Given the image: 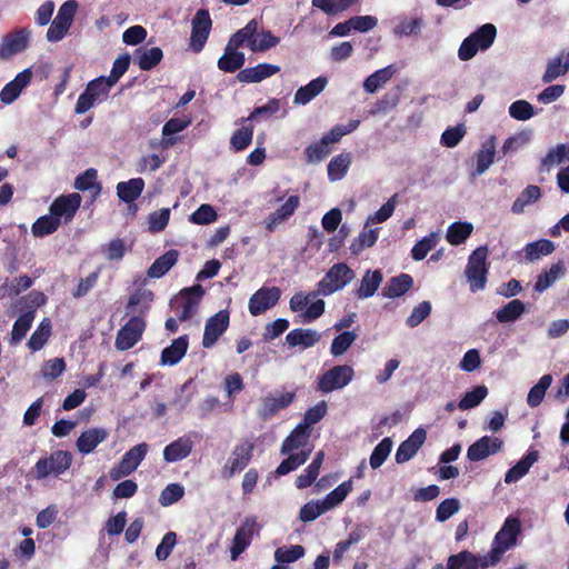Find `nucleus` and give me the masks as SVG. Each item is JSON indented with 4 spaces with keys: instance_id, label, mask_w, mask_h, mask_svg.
I'll return each mask as SVG.
<instances>
[{
    "instance_id": "nucleus-44",
    "label": "nucleus",
    "mask_w": 569,
    "mask_h": 569,
    "mask_svg": "<svg viewBox=\"0 0 569 569\" xmlns=\"http://www.w3.org/2000/svg\"><path fill=\"white\" fill-rule=\"evenodd\" d=\"M259 22L257 19H251L243 28L238 30L231 36L229 42L238 48L247 46L250 49V43L256 41V33L258 31Z\"/></svg>"
},
{
    "instance_id": "nucleus-18",
    "label": "nucleus",
    "mask_w": 569,
    "mask_h": 569,
    "mask_svg": "<svg viewBox=\"0 0 569 569\" xmlns=\"http://www.w3.org/2000/svg\"><path fill=\"white\" fill-rule=\"evenodd\" d=\"M296 393L293 391H273L261 400L259 416L263 420L271 419L280 410L287 408L295 400Z\"/></svg>"
},
{
    "instance_id": "nucleus-41",
    "label": "nucleus",
    "mask_w": 569,
    "mask_h": 569,
    "mask_svg": "<svg viewBox=\"0 0 569 569\" xmlns=\"http://www.w3.org/2000/svg\"><path fill=\"white\" fill-rule=\"evenodd\" d=\"M178 256L177 250L167 251L150 266L147 272L148 276L150 278H161L176 264Z\"/></svg>"
},
{
    "instance_id": "nucleus-22",
    "label": "nucleus",
    "mask_w": 569,
    "mask_h": 569,
    "mask_svg": "<svg viewBox=\"0 0 569 569\" xmlns=\"http://www.w3.org/2000/svg\"><path fill=\"white\" fill-rule=\"evenodd\" d=\"M488 562V556H476L470 551L463 550L448 558L447 569H487L492 567Z\"/></svg>"
},
{
    "instance_id": "nucleus-9",
    "label": "nucleus",
    "mask_w": 569,
    "mask_h": 569,
    "mask_svg": "<svg viewBox=\"0 0 569 569\" xmlns=\"http://www.w3.org/2000/svg\"><path fill=\"white\" fill-rule=\"evenodd\" d=\"M72 463V456L69 451L57 450L49 457L40 459L34 466L37 479H44L49 476L58 477L67 471Z\"/></svg>"
},
{
    "instance_id": "nucleus-48",
    "label": "nucleus",
    "mask_w": 569,
    "mask_h": 569,
    "mask_svg": "<svg viewBox=\"0 0 569 569\" xmlns=\"http://www.w3.org/2000/svg\"><path fill=\"white\" fill-rule=\"evenodd\" d=\"M34 320V311H27L22 313L13 323L11 331V345H18L27 335Z\"/></svg>"
},
{
    "instance_id": "nucleus-8",
    "label": "nucleus",
    "mask_w": 569,
    "mask_h": 569,
    "mask_svg": "<svg viewBox=\"0 0 569 569\" xmlns=\"http://www.w3.org/2000/svg\"><path fill=\"white\" fill-rule=\"evenodd\" d=\"M355 272L346 263L333 264L318 282V293L330 296L336 291L343 289L352 279Z\"/></svg>"
},
{
    "instance_id": "nucleus-45",
    "label": "nucleus",
    "mask_w": 569,
    "mask_h": 569,
    "mask_svg": "<svg viewBox=\"0 0 569 569\" xmlns=\"http://www.w3.org/2000/svg\"><path fill=\"white\" fill-rule=\"evenodd\" d=\"M51 321L44 318L31 335L28 341L29 349L33 352L41 350L51 336Z\"/></svg>"
},
{
    "instance_id": "nucleus-57",
    "label": "nucleus",
    "mask_w": 569,
    "mask_h": 569,
    "mask_svg": "<svg viewBox=\"0 0 569 569\" xmlns=\"http://www.w3.org/2000/svg\"><path fill=\"white\" fill-rule=\"evenodd\" d=\"M438 241V232H431L428 236L423 237L413 246L411 250L412 259L417 261L425 259L428 252L437 246Z\"/></svg>"
},
{
    "instance_id": "nucleus-52",
    "label": "nucleus",
    "mask_w": 569,
    "mask_h": 569,
    "mask_svg": "<svg viewBox=\"0 0 569 569\" xmlns=\"http://www.w3.org/2000/svg\"><path fill=\"white\" fill-rule=\"evenodd\" d=\"M552 383V376L551 375H545L542 376L539 381L529 390V393L527 396V403L531 408L538 407L546 395V391Z\"/></svg>"
},
{
    "instance_id": "nucleus-31",
    "label": "nucleus",
    "mask_w": 569,
    "mask_h": 569,
    "mask_svg": "<svg viewBox=\"0 0 569 569\" xmlns=\"http://www.w3.org/2000/svg\"><path fill=\"white\" fill-rule=\"evenodd\" d=\"M569 71V49L561 51L557 57L547 62L546 71L542 76L545 83H550L560 76Z\"/></svg>"
},
{
    "instance_id": "nucleus-37",
    "label": "nucleus",
    "mask_w": 569,
    "mask_h": 569,
    "mask_svg": "<svg viewBox=\"0 0 569 569\" xmlns=\"http://www.w3.org/2000/svg\"><path fill=\"white\" fill-rule=\"evenodd\" d=\"M190 117L172 118L169 121H167L162 127L163 138L161 140V146L163 148H169L173 146L177 142V139L172 138L171 136L183 131L190 126Z\"/></svg>"
},
{
    "instance_id": "nucleus-46",
    "label": "nucleus",
    "mask_w": 569,
    "mask_h": 569,
    "mask_svg": "<svg viewBox=\"0 0 569 569\" xmlns=\"http://www.w3.org/2000/svg\"><path fill=\"white\" fill-rule=\"evenodd\" d=\"M379 237V228H369L366 227L363 230L358 234L356 239L350 244V250L353 254H359L361 251H363L367 248L372 247Z\"/></svg>"
},
{
    "instance_id": "nucleus-4",
    "label": "nucleus",
    "mask_w": 569,
    "mask_h": 569,
    "mask_svg": "<svg viewBox=\"0 0 569 569\" xmlns=\"http://www.w3.org/2000/svg\"><path fill=\"white\" fill-rule=\"evenodd\" d=\"M520 530V521L517 518H507L501 529L495 536L491 549L487 553V563L497 565L503 553L517 545V537Z\"/></svg>"
},
{
    "instance_id": "nucleus-39",
    "label": "nucleus",
    "mask_w": 569,
    "mask_h": 569,
    "mask_svg": "<svg viewBox=\"0 0 569 569\" xmlns=\"http://www.w3.org/2000/svg\"><path fill=\"white\" fill-rule=\"evenodd\" d=\"M396 69L393 66L379 69L367 77L363 81V89L368 93H375L378 89L383 87L395 74Z\"/></svg>"
},
{
    "instance_id": "nucleus-20",
    "label": "nucleus",
    "mask_w": 569,
    "mask_h": 569,
    "mask_svg": "<svg viewBox=\"0 0 569 569\" xmlns=\"http://www.w3.org/2000/svg\"><path fill=\"white\" fill-rule=\"evenodd\" d=\"M502 448V439L492 436H483L468 448L467 458L470 461H481L500 452Z\"/></svg>"
},
{
    "instance_id": "nucleus-32",
    "label": "nucleus",
    "mask_w": 569,
    "mask_h": 569,
    "mask_svg": "<svg viewBox=\"0 0 569 569\" xmlns=\"http://www.w3.org/2000/svg\"><path fill=\"white\" fill-rule=\"evenodd\" d=\"M321 338L320 332L315 329H293L286 336V342L290 347L308 349L313 347Z\"/></svg>"
},
{
    "instance_id": "nucleus-12",
    "label": "nucleus",
    "mask_w": 569,
    "mask_h": 569,
    "mask_svg": "<svg viewBox=\"0 0 569 569\" xmlns=\"http://www.w3.org/2000/svg\"><path fill=\"white\" fill-rule=\"evenodd\" d=\"M30 28H17L6 34L0 43V59L8 60L23 52L30 44Z\"/></svg>"
},
{
    "instance_id": "nucleus-36",
    "label": "nucleus",
    "mask_w": 569,
    "mask_h": 569,
    "mask_svg": "<svg viewBox=\"0 0 569 569\" xmlns=\"http://www.w3.org/2000/svg\"><path fill=\"white\" fill-rule=\"evenodd\" d=\"M382 282V273L380 270H367L360 280V284L356 291L359 299L372 297Z\"/></svg>"
},
{
    "instance_id": "nucleus-21",
    "label": "nucleus",
    "mask_w": 569,
    "mask_h": 569,
    "mask_svg": "<svg viewBox=\"0 0 569 569\" xmlns=\"http://www.w3.org/2000/svg\"><path fill=\"white\" fill-rule=\"evenodd\" d=\"M81 204V197L79 193H69L67 196L58 197L50 206L49 211L59 218V221L69 222L74 217L77 210Z\"/></svg>"
},
{
    "instance_id": "nucleus-58",
    "label": "nucleus",
    "mask_w": 569,
    "mask_h": 569,
    "mask_svg": "<svg viewBox=\"0 0 569 569\" xmlns=\"http://www.w3.org/2000/svg\"><path fill=\"white\" fill-rule=\"evenodd\" d=\"M280 42V38L272 34L269 30H262L256 33V41L250 43V50L252 52H264L271 48H274Z\"/></svg>"
},
{
    "instance_id": "nucleus-49",
    "label": "nucleus",
    "mask_w": 569,
    "mask_h": 569,
    "mask_svg": "<svg viewBox=\"0 0 569 569\" xmlns=\"http://www.w3.org/2000/svg\"><path fill=\"white\" fill-rule=\"evenodd\" d=\"M359 0H312V6L328 16H335L348 10Z\"/></svg>"
},
{
    "instance_id": "nucleus-64",
    "label": "nucleus",
    "mask_w": 569,
    "mask_h": 569,
    "mask_svg": "<svg viewBox=\"0 0 569 569\" xmlns=\"http://www.w3.org/2000/svg\"><path fill=\"white\" fill-rule=\"evenodd\" d=\"M218 213L211 204H201L190 217L189 221L193 224L204 226L217 221Z\"/></svg>"
},
{
    "instance_id": "nucleus-26",
    "label": "nucleus",
    "mask_w": 569,
    "mask_h": 569,
    "mask_svg": "<svg viewBox=\"0 0 569 569\" xmlns=\"http://www.w3.org/2000/svg\"><path fill=\"white\" fill-rule=\"evenodd\" d=\"M109 433L104 428H91L83 431L76 441L78 451L82 455H89L102 443Z\"/></svg>"
},
{
    "instance_id": "nucleus-60",
    "label": "nucleus",
    "mask_w": 569,
    "mask_h": 569,
    "mask_svg": "<svg viewBox=\"0 0 569 569\" xmlns=\"http://www.w3.org/2000/svg\"><path fill=\"white\" fill-rule=\"evenodd\" d=\"M488 395L486 386H478L473 390L466 392L458 403L460 410H469L479 406Z\"/></svg>"
},
{
    "instance_id": "nucleus-11",
    "label": "nucleus",
    "mask_w": 569,
    "mask_h": 569,
    "mask_svg": "<svg viewBox=\"0 0 569 569\" xmlns=\"http://www.w3.org/2000/svg\"><path fill=\"white\" fill-rule=\"evenodd\" d=\"M147 452V443H139L132 447L129 451L124 453L120 462L110 469V478L113 481H117L120 480L121 478L131 475L140 466Z\"/></svg>"
},
{
    "instance_id": "nucleus-23",
    "label": "nucleus",
    "mask_w": 569,
    "mask_h": 569,
    "mask_svg": "<svg viewBox=\"0 0 569 569\" xmlns=\"http://www.w3.org/2000/svg\"><path fill=\"white\" fill-rule=\"evenodd\" d=\"M32 79V71L24 69L19 72L16 78L7 83L0 92V100L6 103H12L21 93V91L30 83Z\"/></svg>"
},
{
    "instance_id": "nucleus-43",
    "label": "nucleus",
    "mask_w": 569,
    "mask_h": 569,
    "mask_svg": "<svg viewBox=\"0 0 569 569\" xmlns=\"http://www.w3.org/2000/svg\"><path fill=\"white\" fill-rule=\"evenodd\" d=\"M413 284V279L407 273L393 277L383 289V295L388 298H397L405 295Z\"/></svg>"
},
{
    "instance_id": "nucleus-33",
    "label": "nucleus",
    "mask_w": 569,
    "mask_h": 569,
    "mask_svg": "<svg viewBox=\"0 0 569 569\" xmlns=\"http://www.w3.org/2000/svg\"><path fill=\"white\" fill-rule=\"evenodd\" d=\"M538 460L537 451H529L513 467H511L505 475V482L507 485L515 483L522 479L530 470V468Z\"/></svg>"
},
{
    "instance_id": "nucleus-14",
    "label": "nucleus",
    "mask_w": 569,
    "mask_h": 569,
    "mask_svg": "<svg viewBox=\"0 0 569 569\" xmlns=\"http://www.w3.org/2000/svg\"><path fill=\"white\" fill-rule=\"evenodd\" d=\"M253 449L254 443L249 440L237 445L222 468L223 477L231 478L236 473L242 471L249 465Z\"/></svg>"
},
{
    "instance_id": "nucleus-55",
    "label": "nucleus",
    "mask_w": 569,
    "mask_h": 569,
    "mask_svg": "<svg viewBox=\"0 0 569 569\" xmlns=\"http://www.w3.org/2000/svg\"><path fill=\"white\" fill-rule=\"evenodd\" d=\"M162 50L158 47L140 49L137 56L138 66L141 70H150L162 59Z\"/></svg>"
},
{
    "instance_id": "nucleus-16",
    "label": "nucleus",
    "mask_w": 569,
    "mask_h": 569,
    "mask_svg": "<svg viewBox=\"0 0 569 569\" xmlns=\"http://www.w3.org/2000/svg\"><path fill=\"white\" fill-rule=\"evenodd\" d=\"M281 297L278 287H261L249 299L248 309L251 316H260L273 308Z\"/></svg>"
},
{
    "instance_id": "nucleus-24",
    "label": "nucleus",
    "mask_w": 569,
    "mask_h": 569,
    "mask_svg": "<svg viewBox=\"0 0 569 569\" xmlns=\"http://www.w3.org/2000/svg\"><path fill=\"white\" fill-rule=\"evenodd\" d=\"M280 71V67L271 63H259L238 72L237 79L243 83H257L272 77Z\"/></svg>"
},
{
    "instance_id": "nucleus-17",
    "label": "nucleus",
    "mask_w": 569,
    "mask_h": 569,
    "mask_svg": "<svg viewBox=\"0 0 569 569\" xmlns=\"http://www.w3.org/2000/svg\"><path fill=\"white\" fill-rule=\"evenodd\" d=\"M259 532L257 519L247 517L237 529L230 547L231 559L237 560L238 557L250 546L254 535Z\"/></svg>"
},
{
    "instance_id": "nucleus-7",
    "label": "nucleus",
    "mask_w": 569,
    "mask_h": 569,
    "mask_svg": "<svg viewBox=\"0 0 569 569\" xmlns=\"http://www.w3.org/2000/svg\"><path fill=\"white\" fill-rule=\"evenodd\" d=\"M111 88L112 87L110 83L104 80V77H99L91 80L87 84L84 91L79 96L74 107V112L77 114H83L96 104L106 101L109 97Z\"/></svg>"
},
{
    "instance_id": "nucleus-38",
    "label": "nucleus",
    "mask_w": 569,
    "mask_h": 569,
    "mask_svg": "<svg viewBox=\"0 0 569 569\" xmlns=\"http://www.w3.org/2000/svg\"><path fill=\"white\" fill-rule=\"evenodd\" d=\"M144 181L141 178H133L117 184V194L124 202H132L143 191Z\"/></svg>"
},
{
    "instance_id": "nucleus-50",
    "label": "nucleus",
    "mask_w": 569,
    "mask_h": 569,
    "mask_svg": "<svg viewBox=\"0 0 569 569\" xmlns=\"http://www.w3.org/2000/svg\"><path fill=\"white\" fill-rule=\"evenodd\" d=\"M61 222L59 218H56L50 211L48 214L42 216L36 220V222L31 227L32 234L34 237H44L53 233L59 227Z\"/></svg>"
},
{
    "instance_id": "nucleus-35",
    "label": "nucleus",
    "mask_w": 569,
    "mask_h": 569,
    "mask_svg": "<svg viewBox=\"0 0 569 569\" xmlns=\"http://www.w3.org/2000/svg\"><path fill=\"white\" fill-rule=\"evenodd\" d=\"M188 350V337L182 336L172 341V343L164 348L161 353V365L174 366L186 355Z\"/></svg>"
},
{
    "instance_id": "nucleus-5",
    "label": "nucleus",
    "mask_w": 569,
    "mask_h": 569,
    "mask_svg": "<svg viewBox=\"0 0 569 569\" xmlns=\"http://www.w3.org/2000/svg\"><path fill=\"white\" fill-rule=\"evenodd\" d=\"M204 295V289L200 284H194L179 292L171 300V308L180 321L191 319L198 311L200 301Z\"/></svg>"
},
{
    "instance_id": "nucleus-30",
    "label": "nucleus",
    "mask_w": 569,
    "mask_h": 569,
    "mask_svg": "<svg viewBox=\"0 0 569 569\" xmlns=\"http://www.w3.org/2000/svg\"><path fill=\"white\" fill-rule=\"evenodd\" d=\"M328 84V79L320 76L311 80L306 86L300 87L293 97V103L298 106H305L309 103L313 98L320 94Z\"/></svg>"
},
{
    "instance_id": "nucleus-54",
    "label": "nucleus",
    "mask_w": 569,
    "mask_h": 569,
    "mask_svg": "<svg viewBox=\"0 0 569 569\" xmlns=\"http://www.w3.org/2000/svg\"><path fill=\"white\" fill-rule=\"evenodd\" d=\"M562 263H555L550 267L549 270L541 272L538 276V279L535 284V290L538 292H542L548 289L551 284L556 282L563 273Z\"/></svg>"
},
{
    "instance_id": "nucleus-27",
    "label": "nucleus",
    "mask_w": 569,
    "mask_h": 569,
    "mask_svg": "<svg viewBox=\"0 0 569 569\" xmlns=\"http://www.w3.org/2000/svg\"><path fill=\"white\" fill-rule=\"evenodd\" d=\"M300 206L299 196H290L286 202L264 220L266 228L273 231L280 223L288 220Z\"/></svg>"
},
{
    "instance_id": "nucleus-40",
    "label": "nucleus",
    "mask_w": 569,
    "mask_h": 569,
    "mask_svg": "<svg viewBox=\"0 0 569 569\" xmlns=\"http://www.w3.org/2000/svg\"><path fill=\"white\" fill-rule=\"evenodd\" d=\"M526 311L525 303L519 299L509 301L506 306L495 311V316L500 323L515 322Z\"/></svg>"
},
{
    "instance_id": "nucleus-1",
    "label": "nucleus",
    "mask_w": 569,
    "mask_h": 569,
    "mask_svg": "<svg viewBox=\"0 0 569 569\" xmlns=\"http://www.w3.org/2000/svg\"><path fill=\"white\" fill-rule=\"evenodd\" d=\"M310 438V430L305 426L298 425L289 437L282 443L281 453L288 455L277 468L278 476H284L300 466H302L309 458L312 448L308 446Z\"/></svg>"
},
{
    "instance_id": "nucleus-56",
    "label": "nucleus",
    "mask_w": 569,
    "mask_h": 569,
    "mask_svg": "<svg viewBox=\"0 0 569 569\" xmlns=\"http://www.w3.org/2000/svg\"><path fill=\"white\" fill-rule=\"evenodd\" d=\"M532 139V131L529 129L521 130L513 136L509 137L503 146V154L516 152L527 146Z\"/></svg>"
},
{
    "instance_id": "nucleus-28",
    "label": "nucleus",
    "mask_w": 569,
    "mask_h": 569,
    "mask_svg": "<svg viewBox=\"0 0 569 569\" xmlns=\"http://www.w3.org/2000/svg\"><path fill=\"white\" fill-rule=\"evenodd\" d=\"M237 46L229 42L227 43L223 54L218 60V68L223 72H236L240 70L244 62V53L239 50Z\"/></svg>"
},
{
    "instance_id": "nucleus-15",
    "label": "nucleus",
    "mask_w": 569,
    "mask_h": 569,
    "mask_svg": "<svg viewBox=\"0 0 569 569\" xmlns=\"http://www.w3.org/2000/svg\"><path fill=\"white\" fill-rule=\"evenodd\" d=\"M230 325L228 310H220L211 316L204 325L202 346L206 349L212 348L219 338L227 331Z\"/></svg>"
},
{
    "instance_id": "nucleus-51",
    "label": "nucleus",
    "mask_w": 569,
    "mask_h": 569,
    "mask_svg": "<svg viewBox=\"0 0 569 569\" xmlns=\"http://www.w3.org/2000/svg\"><path fill=\"white\" fill-rule=\"evenodd\" d=\"M540 196L541 192L539 187L528 186L512 203L511 211L516 214L522 213L526 207L538 201Z\"/></svg>"
},
{
    "instance_id": "nucleus-19",
    "label": "nucleus",
    "mask_w": 569,
    "mask_h": 569,
    "mask_svg": "<svg viewBox=\"0 0 569 569\" xmlns=\"http://www.w3.org/2000/svg\"><path fill=\"white\" fill-rule=\"evenodd\" d=\"M146 323L140 317H132L118 332L116 338V348L118 350H128L132 348L141 338Z\"/></svg>"
},
{
    "instance_id": "nucleus-6",
    "label": "nucleus",
    "mask_w": 569,
    "mask_h": 569,
    "mask_svg": "<svg viewBox=\"0 0 569 569\" xmlns=\"http://www.w3.org/2000/svg\"><path fill=\"white\" fill-rule=\"evenodd\" d=\"M487 258L488 248L486 246L478 247L469 256L465 273L472 292L482 290L486 287L488 273Z\"/></svg>"
},
{
    "instance_id": "nucleus-13",
    "label": "nucleus",
    "mask_w": 569,
    "mask_h": 569,
    "mask_svg": "<svg viewBox=\"0 0 569 569\" xmlns=\"http://www.w3.org/2000/svg\"><path fill=\"white\" fill-rule=\"evenodd\" d=\"M212 21L209 14V11L206 9H200L196 12L191 21V36H190V49L199 53L211 31Z\"/></svg>"
},
{
    "instance_id": "nucleus-47",
    "label": "nucleus",
    "mask_w": 569,
    "mask_h": 569,
    "mask_svg": "<svg viewBox=\"0 0 569 569\" xmlns=\"http://www.w3.org/2000/svg\"><path fill=\"white\" fill-rule=\"evenodd\" d=\"M472 230L470 222H453L448 227L446 239L450 244L459 246L470 237Z\"/></svg>"
},
{
    "instance_id": "nucleus-59",
    "label": "nucleus",
    "mask_w": 569,
    "mask_h": 569,
    "mask_svg": "<svg viewBox=\"0 0 569 569\" xmlns=\"http://www.w3.org/2000/svg\"><path fill=\"white\" fill-rule=\"evenodd\" d=\"M509 116L518 121H527L537 114L535 107L527 100H517L509 106Z\"/></svg>"
},
{
    "instance_id": "nucleus-34",
    "label": "nucleus",
    "mask_w": 569,
    "mask_h": 569,
    "mask_svg": "<svg viewBox=\"0 0 569 569\" xmlns=\"http://www.w3.org/2000/svg\"><path fill=\"white\" fill-rule=\"evenodd\" d=\"M496 156V139L495 137H490L482 144L480 150L476 156V171L473 176H480L485 173L489 167L493 163Z\"/></svg>"
},
{
    "instance_id": "nucleus-10",
    "label": "nucleus",
    "mask_w": 569,
    "mask_h": 569,
    "mask_svg": "<svg viewBox=\"0 0 569 569\" xmlns=\"http://www.w3.org/2000/svg\"><path fill=\"white\" fill-rule=\"evenodd\" d=\"M353 377L355 370L351 366H335L318 378V389L325 393L342 389L352 381Z\"/></svg>"
},
{
    "instance_id": "nucleus-3",
    "label": "nucleus",
    "mask_w": 569,
    "mask_h": 569,
    "mask_svg": "<svg viewBox=\"0 0 569 569\" xmlns=\"http://www.w3.org/2000/svg\"><path fill=\"white\" fill-rule=\"evenodd\" d=\"M497 29L492 23H485L468 36L458 49L461 61L472 59L479 51L488 50L495 42Z\"/></svg>"
},
{
    "instance_id": "nucleus-2",
    "label": "nucleus",
    "mask_w": 569,
    "mask_h": 569,
    "mask_svg": "<svg viewBox=\"0 0 569 569\" xmlns=\"http://www.w3.org/2000/svg\"><path fill=\"white\" fill-rule=\"evenodd\" d=\"M353 490V481L349 479L340 483L330 491L323 499L311 500L301 507L299 519L303 522H310L321 515L339 507Z\"/></svg>"
},
{
    "instance_id": "nucleus-42",
    "label": "nucleus",
    "mask_w": 569,
    "mask_h": 569,
    "mask_svg": "<svg viewBox=\"0 0 569 569\" xmlns=\"http://www.w3.org/2000/svg\"><path fill=\"white\" fill-rule=\"evenodd\" d=\"M351 164V154L348 152L333 157L328 163V179L330 181L341 180L348 172Z\"/></svg>"
},
{
    "instance_id": "nucleus-63",
    "label": "nucleus",
    "mask_w": 569,
    "mask_h": 569,
    "mask_svg": "<svg viewBox=\"0 0 569 569\" xmlns=\"http://www.w3.org/2000/svg\"><path fill=\"white\" fill-rule=\"evenodd\" d=\"M305 556V548L300 545L280 547L274 551V560L280 563H291Z\"/></svg>"
},
{
    "instance_id": "nucleus-53",
    "label": "nucleus",
    "mask_w": 569,
    "mask_h": 569,
    "mask_svg": "<svg viewBox=\"0 0 569 569\" xmlns=\"http://www.w3.org/2000/svg\"><path fill=\"white\" fill-rule=\"evenodd\" d=\"M66 368L63 358H52L42 363L39 375L46 381H53L66 371Z\"/></svg>"
},
{
    "instance_id": "nucleus-25",
    "label": "nucleus",
    "mask_w": 569,
    "mask_h": 569,
    "mask_svg": "<svg viewBox=\"0 0 569 569\" xmlns=\"http://www.w3.org/2000/svg\"><path fill=\"white\" fill-rule=\"evenodd\" d=\"M427 433L423 429L415 430L411 436L405 440L396 452V461L403 463L410 460L426 441Z\"/></svg>"
},
{
    "instance_id": "nucleus-62",
    "label": "nucleus",
    "mask_w": 569,
    "mask_h": 569,
    "mask_svg": "<svg viewBox=\"0 0 569 569\" xmlns=\"http://www.w3.org/2000/svg\"><path fill=\"white\" fill-rule=\"evenodd\" d=\"M253 127L243 126L233 132L230 139V147L233 151L239 152L248 148L252 141Z\"/></svg>"
},
{
    "instance_id": "nucleus-61",
    "label": "nucleus",
    "mask_w": 569,
    "mask_h": 569,
    "mask_svg": "<svg viewBox=\"0 0 569 569\" xmlns=\"http://www.w3.org/2000/svg\"><path fill=\"white\" fill-rule=\"evenodd\" d=\"M32 284V280L28 276H20L12 281H7L4 284L0 287V297L3 298L6 296H17L22 291L29 289Z\"/></svg>"
},
{
    "instance_id": "nucleus-29",
    "label": "nucleus",
    "mask_w": 569,
    "mask_h": 569,
    "mask_svg": "<svg viewBox=\"0 0 569 569\" xmlns=\"http://www.w3.org/2000/svg\"><path fill=\"white\" fill-rule=\"evenodd\" d=\"M193 441L190 436H182L163 449L164 461L172 463L186 459L192 451Z\"/></svg>"
}]
</instances>
